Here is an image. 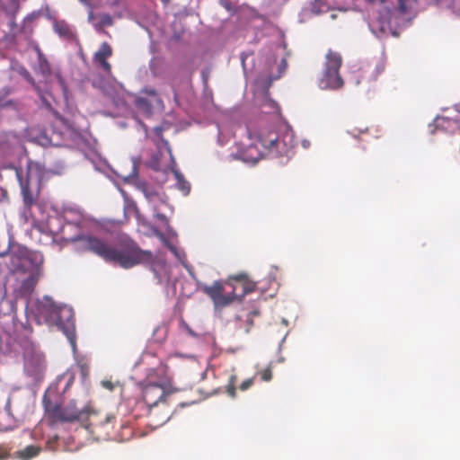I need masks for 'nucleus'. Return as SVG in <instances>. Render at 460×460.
Listing matches in <instances>:
<instances>
[{
	"instance_id": "44",
	"label": "nucleus",
	"mask_w": 460,
	"mask_h": 460,
	"mask_svg": "<svg viewBox=\"0 0 460 460\" xmlns=\"http://www.w3.org/2000/svg\"><path fill=\"white\" fill-rule=\"evenodd\" d=\"M146 100H145V99H142V98H141V99L137 100V105H138V106H144V105H146Z\"/></svg>"
},
{
	"instance_id": "49",
	"label": "nucleus",
	"mask_w": 460,
	"mask_h": 460,
	"mask_svg": "<svg viewBox=\"0 0 460 460\" xmlns=\"http://www.w3.org/2000/svg\"><path fill=\"white\" fill-rule=\"evenodd\" d=\"M150 93L155 95V92L154 90H152V91H150Z\"/></svg>"
},
{
	"instance_id": "19",
	"label": "nucleus",
	"mask_w": 460,
	"mask_h": 460,
	"mask_svg": "<svg viewBox=\"0 0 460 460\" xmlns=\"http://www.w3.org/2000/svg\"><path fill=\"white\" fill-rule=\"evenodd\" d=\"M54 31L60 37L72 40L75 37V33L71 27L64 21H58L54 23Z\"/></svg>"
},
{
	"instance_id": "5",
	"label": "nucleus",
	"mask_w": 460,
	"mask_h": 460,
	"mask_svg": "<svg viewBox=\"0 0 460 460\" xmlns=\"http://www.w3.org/2000/svg\"><path fill=\"white\" fill-rule=\"evenodd\" d=\"M54 172L47 170L40 163H30L27 170H16V175L22 190V200L26 209H31L40 197L44 181Z\"/></svg>"
},
{
	"instance_id": "37",
	"label": "nucleus",
	"mask_w": 460,
	"mask_h": 460,
	"mask_svg": "<svg viewBox=\"0 0 460 460\" xmlns=\"http://www.w3.org/2000/svg\"><path fill=\"white\" fill-rule=\"evenodd\" d=\"M11 455L8 448L4 445H0V460H4L9 457Z\"/></svg>"
},
{
	"instance_id": "4",
	"label": "nucleus",
	"mask_w": 460,
	"mask_h": 460,
	"mask_svg": "<svg viewBox=\"0 0 460 460\" xmlns=\"http://www.w3.org/2000/svg\"><path fill=\"white\" fill-rule=\"evenodd\" d=\"M39 316L50 326L61 331L75 345V324L73 310L67 306H58L49 297H44L37 304Z\"/></svg>"
},
{
	"instance_id": "8",
	"label": "nucleus",
	"mask_w": 460,
	"mask_h": 460,
	"mask_svg": "<svg viewBox=\"0 0 460 460\" xmlns=\"http://www.w3.org/2000/svg\"><path fill=\"white\" fill-rule=\"evenodd\" d=\"M202 291L213 301L216 308L228 306L238 297L237 286H233L232 292L225 294V287L222 281H214L212 285H205Z\"/></svg>"
},
{
	"instance_id": "23",
	"label": "nucleus",
	"mask_w": 460,
	"mask_h": 460,
	"mask_svg": "<svg viewBox=\"0 0 460 460\" xmlns=\"http://www.w3.org/2000/svg\"><path fill=\"white\" fill-rule=\"evenodd\" d=\"M263 108H269V111H263L264 115H280L281 109L279 104L272 100H266Z\"/></svg>"
},
{
	"instance_id": "20",
	"label": "nucleus",
	"mask_w": 460,
	"mask_h": 460,
	"mask_svg": "<svg viewBox=\"0 0 460 460\" xmlns=\"http://www.w3.org/2000/svg\"><path fill=\"white\" fill-rule=\"evenodd\" d=\"M176 180V188L182 192L183 195H188L190 191V184L185 180L181 172L176 169L172 170Z\"/></svg>"
},
{
	"instance_id": "42",
	"label": "nucleus",
	"mask_w": 460,
	"mask_h": 460,
	"mask_svg": "<svg viewBox=\"0 0 460 460\" xmlns=\"http://www.w3.org/2000/svg\"><path fill=\"white\" fill-rule=\"evenodd\" d=\"M365 1L371 4H383L386 2V0H365Z\"/></svg>"
},
{
	"instance_id": "50",
	"label": "nucleus",
	"mask_w": 460,
	"mask_h": 460,
	"mask_svg": "<svg viewBox=\"0 0 460 460\" xmlns=\"http://www.w3.org/2000/svg\"><path fill=\"white\" fill-rule=\"evenodd\" d=\"M336 17L335 14H332V18L334 19Z\"/></svg>"
},
{
	"instance_id": "9",
	"label": "nucleus",
	"mask_w": 460,
	"mask_h": 460,
	"mask_svg": "<svg viewBox=\"0 0 460 460\" xmlns=\"http://www.w3.org/2000/svg\"><path fill=\"white\" fill-rule=\"evenodd\" d=\"M140 409L145 411V415L148 418V424L155 428L162 426L171 418V411L166 402Z\"/></svg>"
},
{
	"instance_id": "30",
	"label": "nucleus",
	"mask_w": 460,
	"mask_h": 460,
	"mask_svg": "<svg viewBox=\"0 0 460 460\" xmlns=\"http://www.w3.org/2000/svg\"><path fill=\"white\" fill-rule=\"evenodd\" d=\"M287 67H288L287 60L285 58L281 59V62L279 66V75L274 77H270L266 85L269 87L274 80L279 79L282 75V74L286 71Z\"/></svg>"
},
{
	"instance_id": "34",
	"label": "nucleus",
	"mask_w": 460,
	"mask_h": 460,
	"mask_svg": "<svg viewBox=\"0 0 460 460\" xmlns=\"http://www.w3.org/2000/svg\"><path fill=\"white\" fill-rule=\"evenodd\" d=\"M54 76L59 87L65 92L66 90V83L59 71L54 73Z\"/></svg>"
},
{
	"instance_id": "39",
	"label": "nucleus",
	"mask_w": 460,
	"mask_h": 460,
	"mask_svg": "<svg viewBox=\"0 0 460 460\" xmlns=\"http://www.w3.org/2000/svg\"><path fill=\"white\" fill-rule=\"evenodd\" d=\"M81 374L84 377L88 376L89 367L86 364H79Z\"/></svg>"
},
{
	"instance_id": "24",
	"label": "nucleus",
	"mask_w": 460,
	"mask_h": 460,
	"mask_svg": "<svg viewBox=\"0 0 460 460\" xmlns=\"http://www.w3.org/2000/svg\"><path fill=\"white\" fill-rule=\"evenodd\" d=\"M452 123V119L450 117H435L433 120V126L436 128H441L444 130L450 129V124Z\"/></svg>"
},
{
	"instance_id": "33",
	"label": "nucleus",
	"mask_w": 460,
	"mask_h": 460,
	"mask_svg": "<svg viewBox=\"0 0 460 460\" xmlns=\"http://www.w3.org/2000/svg\"><path fill=\"white\" fill-rule=\"evenodd\" d=\"M261 379L265 382H269L272 378V371L270 367H267L260 372Z\"/></svg>"
},
{
	"instance_id": "10",
	"label": "nucleus",
	"mask_w": 460,
	"mask_h": 460,
	"mask_svg": "<svg viewBox=\"0 0 460 460\" xmlns=\"http://www.w3.org/2000/svg\"><path fill=\"white\" fill-rule=\"evenodd\" d=\"M113 54V49L108 42H102L99 49L94 53L93 61L96 64L105 74L111 73V65L108 61Z\"/></svg>"
},
{
	"instance_id": "45",
	"label": "nucleus",
	"mask_w": 460,
	"mask_h": 460,
	"mask_svg": "<svg viewBox=\"0 0 460 460\" xmlns=\"http://www.w3.org/2000/svg\"><path fill=\"white\" fill-rule=\"evenodd\" d=\"M157 217H158L159 219H162V220L166 219L165 216H164V215H162V214H158V215H157Z\"/></svg>"
},
{
	"instance_id": "25",
	"label": "nucleus",
	"mask_w": 460,
	"mask_h": 460,
	"mask_svg": "<svg viewBox=\"0 0 460 460\" xmlns=\"http://www.w3.org/2000/svg\"><path fill=\"white\" fill-rule=\"evenodd\" d=\"M142 190L145 197L149 202H155L156 199H162L160 194L149 186L143 185Z\"/></svg>"
},
{
	"instance_id": "38",
	"label": "nucleus",
	"mask_w": 460,
	"mask_h": 460,
	"mask_svg": "<svg viewBox=\"0 0 460 460\" xmlns=\"http://www.w3.org/2000/svg\"><path fill=\"white\" fill-rule=\"evenodd\" d=\"M181 326L191 336L196 337V333L191 330L189 324L184 322L182 319L181 320Z\"/></svg>"
},
{
	"instance_id": "18",
	"label": "nucleus",
	"mask_w": 460,
	"mask_h": 460,
	"mask_svg": "<svg viewBox=\"0 0 460 460\" xmlns=\"http://www.w3.org/2000/svg\"><path fill=\"white\" fill-rule=\"evenodd\" d=\"M38 280V277L35 274H31L28 278L23 279L20 287L21 295L24 296H30L34 291Z\"/></svg>"
},
{
	"instance_id": "16",
	"label": "nucleus",
	"mask_w": 460,
	"mask_h": 460,
	"mask_svg": "<svg viewBox=\"0 0 460 460\" xmlns=\"http://www.w3.org/2000/svg\"><path fill=\"white\" fill-rule=\"evenodd\" d=\"M42 451V447L38 445H30L22 449L15 451L12 457L17 460H31L38 456Z\"/></svg>"
},
{
	"instance_id": "1",
	"label": "nucleus",
	"mask_w": 460,
	"mask_h": 460,
	"mask_svg": "<svg viewBox=\"0 0 460 460\" xmlns=\"http://www.w3.org/2000/svg\"><path fill=\"white\" fill-rule=\"evenodd\" d=\"M80 240L85 250L93 252L107 262L118 264L124 269H129L137 264H148L155 277L161 279L157 269L164 270L165 261L154 257L149 251L141 250L134 243L123 244L117 249L96 236H83Z\"/></svg>"
},
{
	"instance_id": "36",
	"label": "nucleus",
	"mask_w": 460,
	"mask_h": 460,
	"mask_svg": "<svg viewBox=\"0 0 460 460\" xmlns=\"http://www.w3.org/2000/svg\"><path fill=\"white\" fill-rule=\"evenodd\" d=\"M253 383H254L253 377L248 378V379L244 380L243 382H242V384L239 386V389L241 391H246L253 385Z\"/></svg>"
},
{
	"instance_id": "32",
	"label": "nucleus",
	"mask_w": 460,
	"mask_h": 460,
	"mask_svg": "<svg viewBox=\"0 0 460 460\" xmlns=\"http://www.w3.org/2000/svg\"><path fill=\"white\" fill-rule=\"evenodd\" d=\"M22 75L23 77L34 87V89L38 92L39 95L41 96L40 88L36 85L34 79L32 78L31 75L28 70H24Z\"/></svg>"
},
{
	"instance_id": "27",
	"label": "nucleus",
	"mask_w": 460,
	"mask_h": 460,
	"mask_svg": "<svg viewBox=\"0 0 460 460\" xmlns=\"http://www.w3.org/2000/svg\"><path fill=\"white\" fill-rule=\"evenodd\" d=\"M236 381H237V376L235 375H232V376H230L228 384L226 385V393L232 398H234L236 395V388H235Z\"/></svg>"
},
{
	"instance_id": "40",
	"label": "nucleus",
	"mask_w": 460,
	"mask_h": 460,
	"mask_svg": "<svg viewBox=\"0 0 460 460\" xmlns=\"http://www.w3.org/2000/svg\"><path fill=\"white\" fill-rule=\"evenodd\" d=\"M454 162L457 166H460V148L454 154Z\"/></svg>"
},
{
	"instance_id": "3",
	"label": "nucleus",
	"mask_w": 460,
	"mask_h": 460,
	"mask_svg": "<svg viewBox=\"0 0 460 460\" xmlns=\"http://www.w3.org/2000/svg\"><path fill=\"white\" fill-rule=\"evenodd\" d=\"M75 117H53L49 128L42 131H32L31 140L44 147L62 146L70 141L81 139L87 132L89 124L82 118L83 122L75 121Z\"/></svg>"
},
{
	"instance_id": "12",
	"label": "nucleus",
	"mask_w": 460,
	"mask_h": 460,
	"mask_svg": "<svg viewBox=\"0 0 460 460\" xmlns=\"http://www.w3.org/2000/svg\"><path fill=\"white\" fill-rule=\"evenodd\" d=\"M0 308H5L6 314H12L13 327H8L5 331L10 336L17 335L25 328L23 323H20L14 315L16 311V304L13 300L3 298L0 302ZM4 314H5V313Z\"/></svg>"
},
{
	"instance_id": "31",
	"label": "nucleus",
	"mask_w": 460,
	"mask_h": 460,
	"mask_svg": "<svg viewBox=\"0 0 460 460\" xmlns=\"http://www.w3.org/2000/svg\"><path fill=\"white\" fill-rule=\"evenodd\" d=\"M259 315V312L254 310V311H252L251 313H249L246 316V323H247V327H246V332H249L251 328L252 327L253 325V318L255 316Z\"/></svg>"
},
{
	"instance_id": "17",
	"label": "nucleus",
	"mask_w": 460,
	"mask_h": 460,
	"mask_svg": "<svg viewBox=\"0 0 460 460\" xmlns=\"http://www.w3.org/2000/svg\"><path fill=\"white\" fill-rule=\"evenodd\" d=\"M342 58L339 52L329 49L325 57L324 68L340 71Z\"/></svg>"
},
{
	"instance_id": "21",
	"label": "nucleus",
	"mask_w": 460,
	"mask_h": 460,
	"mask_svg": "<svg viewBox=\"0 0 460 460\" xmlns=\"http://www.w3.org/2000/svg\"><path fill=\"white\" fill-rule=\"evenodd\" d=\"M38 59H39V72L42 75V76L46 80H49V78L52 75L51 66H50L49 62L45 58V56L40 52H39Z\"/></svg>"
},
{
	"instance_id": "29",
	"label": "nucleus",
	"mask_w": 460,
	"mask_h": 460,
	"mask_svg": "<svg viewBox=\"0 0 460 460\" xmlns=\"http://www.w3.org/2000/svg\"><path fill=\"white\" fill-rule=\"evenodd\" d=\"M414 2L415 0H397L399 11L402 13H408Z\"/></svg>"
},
{
	"instance_id": "48",
	"label": "nucleus",
	"mask_w": 460,
	"mask_h": 460,
	"mask_svg": "<svg viewBox=\"0 0 460 460\" xmlns=\"http://www.w3.org/2000/svg\"><path fill=\"white\" fill-rule=\"evenodd\" d=\"M113 418H114V417H107L106 421H107V422H110V421H111V419H113Z\"/></svg>"
},
{
	"instance_id": "6",
	"label": "nucleus",
	"mask_w": 460,
	"mask_h": 460,
	"mask_svg": "<svg viewBox=\"0 0 460 460\" xmlns=\"http://www.w3.org/2000/svg\"><path fill=\"white\" fill-rule=\"evenodd\" d=\"M42 403L45 416L51 426L62 422L84 421L92 414L97 413L90 402L82 409L76 407L75 400H71L66 406H62L60 403L53 402L47 394H44Z\"/></svg>"
},
{
	"instance_id": "7",
	"label": "nucleus",
	"mask_w": 460,
	"mask_h": 460,
	"mask_svg": "<svg viewBox=\"0 0 460 460\" xmlns=\"http://www.w3.org/2000/svg\"><path fill=\"white\" fill-rule=\"evenodd\" d=\"M139 386L143 398V402L138 403L140 408L166 402L167 396L171 394V391L164 384L145 380L139 384Z\"/></svg>"
},
{
	"instance_id": "41",
	"label": "nucleus",
	"mask_w": 460,
	"mask_h": 460,
	"mask_svg": "<svg viewBox=\"0 0 460 460\" xmlns=\"http://www.w3.org/2000/svg\"><path fill=\"white\" fill-rule=\"evenodd\" d=\"M4 414H9V408H6L4 412L0 413V418H2ZM11 426H12V424H11V423H10V424H7V425H2V424L0 423V428H1V429H9Z\"/></svg>"
},
{
	"instance_id": "2",
	"label": "nucleus",
	"mask_w": 460,
	"mask_h": 460,
	"mask_svg": "<svg viewBox=\"0 0 460 460\" xmlns=\"http://www.w3.org/2000/svg\"><path fill=\"white\" fill-rule=\"evenodd\" d=\"M248 134L258 141L263 153L276 157L288 155L295 146V133L282 118L271 123L259 120L255 126L248 127Z\"/></svg>"
},
{
	"instance_id": "26",
	"label": "nucleus",
	"mask_w": 460,
	"mask_h": 460,
	"mask_svg": "<svg viewBox=\"0 0 460 460\" xmlns=\"http://www.w3.org/2000/svg\"><path fill=\"white\" fill-rule=\"evenodd\" d=\"M168 329L166 326H158L154 331V339L156 342H163L167 336Z\"/></svg>"
},
{
	"instance_id": "35",
	"label": "nucleus",
	"mask_w": 460,
	"mask_h": 460,
	"mask_svg": "<svg viewBox=\"0 0 460 460\" xmlns=\"http://www.w3.org/2000/svg\"><path fill=\"white\" fill-rule=\"evenodd\" d=\"M312 12H314V13H320L323 9V2L322 0H314V2H312Z\"/></svg>"
},
{
	"instance_id": "46",
	"label": "nucleus",
	"mask_w": 460,
	"mask_h": 460,
	"mask_svg": "<svg viewBox=\"0 0 460 460\" xmlns=\"http://www.w3.org/2000/svg\"><path fill=\"white\" fill-rule=\"evenodd\" d=\"M103 385H104V386H106L108 388H111V385L110 382H105Z\"/></svg>"
},
{
	"instance_id": "13",
	"label": "nucleus",
	"mask_w": 460,
	"mask_h": 460,
	"mask_svg": "<svg viewBox=\"0 0 460 460\" xmlns=\"http://www.w3.org/2000/svg\"><path fill=\"white\" fill-rule=\"evenodd\" d=\"M343 85V80L340 71L324 68L323 76L320 79L319 86L322 89H338Z\"/></svg>"
},
{
	"instance_id": "14",
	"label": "nucleus",
	"mask_w": 460,
	"mask_h": 460,
	"mask_svg": "<svg viewBox=\"0 0 460 460\" xmlns=\"http://www.w3.org/2000/svg\"><path fill=\"white\" fill-rule=\"evenodd\" d=\"M88 21L93 25L95 30L99 32H104V28L111 27L114 24L113 18L111 14L106 13H94L90 11L88 13Z\"/></svg>"
},
{
	"instance_id": "11",
	"label": "nucleus",
	"mask_w": 460,
	"mask_h": 460,
	"mask_svg": "<svg viewBox=\"0 0 460 460\" xmlns=\"http://www.w3.org/2000/svg\"><path fill=\"white\" fill-rule=\"evenodd\" d=\"M226 285L231 286L232 288L233 286H237V290H242L241 294L237 293L238 297L235 300L238 301H241L244 296L253 292L256 287V283L249 279L244 274L230 277L226 281Z\"/></svg>"
},
{
	"instance_id": "22",
	"label": "nucleus",
	"mask_w": 460,
	"mask_h": 460,
	"mask_svg": "<svg viewBox=\"0 0 460 460\" xmlns=\"http://www.w3.org/2000/svg\"><path fill=\"white\" fill-rule=\"evenodd\" d=\"M127 121L126 122H119V125L121 128H126L127 126H132V127H141L145 132L146 135L148 134V127L144 124L140 119H138V117H126Z\"/></svg>"
},
{
	"instance_id": "47",
	"label": "nucleus",
	"mask_w": 460,
	"mask_h": 460,
	"mask_svg": "<svg viewBox=\"0 0 460 460\" xmlns=\"http://www.w3.org/2000/svg\"><path fill=\"white\" fill-rule=\"evenodd\" d=\"M260 159V156L252 158V162H257Z\"/></svg>"
},
{
	"instance_id": "15",
	"label": "nucleus",
	"mask_w": 460,
	"mask_h": 460,
	"mask_svg": "<svg viewBox=\"0 0 460 460\" xmlns=\"http://www.w3.org/2000/svg\"><path fill=\"white\" fill-rule=\"evenodd\" d=\"M152 130L155 137L163 143L168 153L172 155L170 144L166 139L164 138V133L172 131V134H176L179 131L177 126L167 120H163L159 125L155 126Z\"/></svg>"
},
{
	"instance_id": "28",
	"label": "nucleus",
	"mask_w": 460,
	"mask_h": 460,
	"mask_svg": "<svg viewBox=\"0 0 460 460\" xmlns=\"http://www.w3.org/2000/svg\"><path fill=\"white\" fill-rule=\"evenodd\" d=\"M16 103L11 100L0 99V113L4 111H15Z\"/></svg>"
},
{
	"instance_id": "43",
	"label": "nucleus",
	"mask_w": 460,
	"mask_h": 460,
	"mask_svg": "<svg viewBox=\"0 0 460 460\" xmlns=\"http://www.w3.org/2000/svg\"><path fill=\"white\" fill-rule=\"evenodd\" d=\"M302 146H303V147H304V148H305V149H306V148H308V147L310 146V141H309V140H306V139H304V140L302 141Z\"/></svg>"
}]
</instances>
